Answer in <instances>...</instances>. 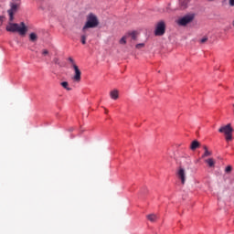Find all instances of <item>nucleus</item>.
Here are the masks:
<instances>
[{
    "label": "nucleus",
    "mask_w": 234,
    "mask_h": 234,
    "mask_svg": "<svg viewBox=\"0 0 234 234\" xmlns=\"http://www.w3.org/2000/svg\"><path fill=\"white\" fill-rule=\"evenodd\" d=\"M191 165V157H182L179 163V168L177 170V177L181 181V184H186V169L185 167H189Z\"/></svg>",
    "instance_id": "obj_1"
},
{
    "label": "nucleus",
    "mask_w": 234,
    "mask_h": 234,
    "mask_svg": "<svg viewBox=\"0 0 234 234\" xmlns=\"http://www.w3.org/2000/svg\"><path fill=\"white\" fill-rule=\"evenodd\" d=\"M13 21H9V23L7 24L5 30L7 32H18V34H20V36H25V34H27V26L25 25V22H21L20 26L17 23H12Z\"/></svg>",
    "instance_id": "obj_2"
},
{
    "label": "nucleus",
    "mask_w": 234,
    "mask_h": 234,
    "mask_svg": "<svg viewBox=\"0 0 234 234\" xmlns=\"http://www.w3.org/2000/svg\"><path fill=\"white\" fill-rule=\"evenodd\" d=\"M100 25V20L98 19V16L94 13H89L86 16V23L82 27V32H85L88 28H96Z\"/></svg>",
    "instance_id": "obj_3"
},
{
    "label": "nucleus",
    "mask_w": 234,
    "mask_h": 234,
    "mask_svg": "<svg viewBox=\"0 0 234 234\" xmlns=\"http://www.w3.org/2000/svg\"><path fill=\"white\" fill-rule=\"evenodd\" d=\"M218 133L225 134V139L227 142H231V140H233V128L231 127L230 123L220 127L218 129Z\"/></svg>",
    "instance_id": "obj_4"
},
{
    "label": "nucleus",
    "mask_w": 234,
    "mask_h": 234,
    "mask_svg": "<svg viewBox=\"0 0 234 234\" xmlns=\"http://www.w3.org/2000/svg\"><path fill=\"white\" fill-rule=\"evenodd\" d=\"M17 10H19V4L11 3L10 9L7 10V14L9 16V21H14V16L17 14Z\"/></svg>",
    "instance_id": "obj_5"
},
{
    "label": "nucleus",
    "mask_w": 234,
    "mask_h": 234,
    "mask_svg": "<svg viewBox=\"0 0 234 234\" xmlns=\"http://www.w3.org/2000/svg\"><path fill=\"white\" fill-rule=\"evenodd\" d=\"M165 34V22L160 21L157 23L154 30L155 36H164Z\"/></svg>",
    "instance_id": "obj_6"
},
{
    "label": "nucleus",
    "mask_w": 234,
    "mask_h": 234,
    "mask_svg": "<svg viewBox=\"0 0 234 234\" xmlns=\"http://www.w3.org/2000/svg\"><path fill=\"white\" fill-rule=\"evenodd\" d=\"M193 19H195V16L193 15L185 16L178 20V25L181 27H186V25H189Z\"/></svg>",
    "instance_id": "obj_7"
},
{
    "label": "nucleus",
    "mask_w": 234,
    "mask_h": 234,
    "mask_svg": "<svg viewBox=\"0 0 234 234\" xmlns=\"http://www.w3.org/2000/svg\"><path fill=\"white\" fill-rule=\"evenodd\" d=\"M73 69L75 71V75L73 76L72 80L73 81H77V83H80V81H81V70H80V68L78 66H74Z\"/></svg>",
    "instance_id": "obj_8"
},
{
    "label": "nucleus",
    "mask_w": 234,
    "mask_h": 234,
    "mask_svg": "<svg viewBox=\"0 0 234 234\" xmlns=\"http://www.w3.org/2000/svg\"><path fill=\"white\" fill-rule=\"evenodd\" d=\"M127 37H131L133 41H136L138 39V33L136 31L129 32L127 35Z\"/></svg>",
    "instance_id": "obj_9"
},
{
    "label": "nucleus",
    "mask_w": 234,
    "mask_h": 234,
    "mask_svg": "<svg viewBox=\"0 0 234 234\" xmlns=\"http://www.w3.org/2000/svg\"><path fill=\"white\" fill-rule=\"evenodd\" d=\"M187 3H189V0H180L179 1V6L181 10H186L187 8Z\"/></svg>",
    "instance_id": "obj_10"
},
{
    "label": "nucleus",
    "mask_w": 234,
    "mask_h": 234,
    "mask_svg": "<svg viewBox=\"0 0 234 234\" xmlns=\"http://www.w3.org/2000/svg\"><path fill=\"white\" fill-rule=\"evenodd\" d=\"M198 147H200V143H198V141H193L190 146V149L192 151H195L197 149H198Z\"/></svg>",
    "instance_id": "obj_11"
},
{
    "label": "nucleus",
    "mask_w": 234,
    "mask_h": 234,
    "mask_svg": "<svg viewBox=\"0 0 234 234\" xmlns=\"http://www.w3.org/2000/svg\"><path fill=\"white\" fill-rule=\"evenodd\" d=\"M110 96H111L112 100H118V98H119L118 90H112L110 92Z\"/></svg>",
    "instance_id": "obj_12"
},
{
    "label": "nucleus",
    "mask_w": 234,
    "mask_h": 234,
    "mask_svg": "<svg viewBox=\"0 0 234 234\" xmlns=\"http://www.w3.org/2000/svg\"><path fill=\"white\" fill-rule=\"evenodd\" d=\"M29 41L36 43V41H37V35L36 33H30Z\"/></svg>",
    "instance_id": "obj_13"
},
{
    "label": "nucleus",
    "mask_w": 234,
    "mask_h": 234,
    "mask_svg": "<svg viewBox=\"0 0 234 234\" xmlns=\"http://www.w3.org/2000/svg\"><path fill=\"white\" fill-rule=\"evenodd\" d=\"M205 162L209 167H215V160L213 158L207 159Z\"/></svg>",
    "instance_id": "obj_14"
},
{
    "label": "nucleus",
    "mask_w": 234,
    "mask_h": 234,
    "mask_svg": "<svg viewBox=\"0 0 234 234\" xmlns=\"http://www.w3.org/2000/svg\"><path fill=\"white\" fill-rule=\"evenodd\" d=\"M147 218L150 220V222H156V218H158V217H156L154 214H151L147 216Z\"/></svg>",
    "instance_id": "obj_15"
},
{
    "label": "nucleus",
    "mask_w": 234,
    "mask_h": 234,
    "mask_svg": "<svg viewBox=\"0 0 234 234\" xmlns=\"http://www.w3.org/2000/svg\"><path fill=\"white\" fill-rule=\"evenodd\" d=\"M60 85L63 89H66V90H72V88L69 87V82L67 81L61 82Z\"/></svg>",
    "instance_id": "obj_16"
},
{
    "label": "nucleus",
    "mask_w": 234,
    "mask_h": 234,
    "mask_svg": "<svg viewBox=\"0 0 234 234\" xmlns=\"http://www.w3.org/2000/svg\"><path fill=\"white\" fill-rule=\"evenodd\" d=\"M127 35H125V36H123L121 39H120V41H119V43L121 44V45H126V43H127Z\"/></svg>",
    "instance_id": "obj_17"
},
{
    "label": "nucleus",
    "mask_w": 234,
    "mask_h": 234,
    "mask_svg": "<svg viewBox=\"0 0 234 234\" xmlns=\"http://www.w3.org/2000/svg\"><path fill=\"white\" fill-rule=\"evenodd\" d=\"M80 41H81L82 45H86L87 44V36L85 34L81 35Z\"/></svg>",
    "instance_id": "obj_18"
},
{
    "label": "nucleus",
    "mask_w": 234,
    "mask_h": 234,
    "mask_svg": "<svg viewBox=\"0 0 234 234\" xmlns=\"http://www.w3.org/2000/svg\"><path fill=\"white\" fill-rule=\"evenodd\" d=\"M68 60L69 61V63H71L72 68L78 67V65H76V62L74 61V58H72L71 57H69Z\"/></svg>",
    "instance_id": "obj_19"
},
{
    "label": "nucleus",
    "mask_w": 234,
    "mask_h": 234,
    "mask_svg": "<svg viewBox=\"0 0 234 234\" xmlns=\"http://www.w3.org/2000/svg\"><path fill=\"white\" fill-rule=\"evenodd\" d=\"M207 156H211V152H209L208 150L205 151V153L202 155V158H206Z\"/></svg>",
    "instance_id": "obj_20"
},
{
    "label": "nucleus",
    "mask_w": 234,
    "mask_h": 234,
    "mask_svg": "<svg viewBox=\"0 0 234 234\" xmlns=\"http://www.w3.org/2000/svg\"><path fill=\"white\" fill-rule=\"evenodd\" d=\"M144 47H145V44L144 43H139L135 46L136 48L140 49V48H144Z\"/></svg>",
    "instance_id": "obj_21"
},
{
    "label": "nucleus",
    "mask_w": 234,
    "mask_h": 234,
    "mask_svg": "<svg viewBox=\"0 0 234 234\" xmlns=\"http://www.w3.org/2000/svg\"><path fill=\"white\" fill-rule=\"evenodd\" d=\"M233 170V168L231 167V165H229L225 168V172L226 173H231V171Z\"/></svg>",
    "instance_id": "obj_22"
},
{
    "label": "nucleus",
    "mask_w": 234,
    "mask_h": 234,
    "mask_svg": "<svg viewBox=\"0 0 234 234\" xmlns=\"http://www.w3.org/2000/svg\"><path fill=\"white\" fill-rule=\"evenodd\" d=\"M42 56H48V49H43L42 50Z\"/></svg>",
    "instance_id": "obj_23"
},
{
    "label": "nucleus",
    "mask_w": 234,
    "mask_h": 234,
    "mask_svg": "<svg viewBox=\"0 0 234 234\" xmlns=\"http://www.w3.org/2000/svg\"><path fill=\"white\" fill-rule=\"evenodd\" d=\"M206 41H207V37H203V38L200 40V43H206Z\"/></svg>",
    "instance_id": "obj_24"
},
{
    "label": "nucleus",
    "mask_w": 234,
    "mask_h": 234,
    "mask_svg": "<svg viewBox=\"0 0 234 234\" xmlns=\"http://www.w3.org/2000/svg\"><path fill=\"white\" fill-rule=\"evenodd\" d=\"M229 6H234V0H229Z\"/></svg>",
    "instance_id": "obj_25"
},
{
    "label": "nucleus",
    "mask_w": 234,
    "mask_h": 234,
    "mask_svg": "<svg viewBox=\"0 0 234 234\" xmlns=\"http://www.w3.org/2000/svg\"><path fill=\"white\" fill-rule=\"evenodd\" d=\"M3 25V16H0V27Z\"/></svg>",
    "instance_id": "obj_26"
},
{
    "label": "nucleus",
    "mask_w": 234,
    "mask_h": 234,
    "mask_svg": "<svg viewBox=\"0 0 234 234\" xmlns=\"http://www.w3.org/2000/svg\"><path fill=\"white\" fill-rule=\"evenodd\" d=\"M203 149H204V151H207V146L204 145Z\"/></svg>",
    "instance_id": "obj_27"
},
{
    "label": "nucleus",
    "mask_w": 234,
    "mask_h": 234,
    "mask_svg": "<svg viewBox=\"0 0 234 234\" xmlns=\"http://www.w3.org/2000/svg\"><path fill=\"white\" fill-rule=\"evenodd\" d=\"M55 63H58V58H55Z\"/></svg>",
    "instance_id": "obj_28"
},
{
    "label": "nucleus",
    "mask_w": 234,
    "mask_h": 234,
    "mask_svg": "<svg viewBox=\"0 0 234 234\" xmlns=\"http://www.w3.org/2000/svg\"><path fill=\"white\" fill-rule=\"evenodd\" d=\"M208 1H213V0H208Z\"/></svg>",
    "instance_id": "obj_29"
}]
</instances>
